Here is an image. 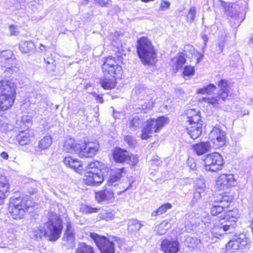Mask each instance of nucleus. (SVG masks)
<instances>
[{
  "label": "nucleus",
  "instance_id": "obj_52",
  "mask_svg": "<svg viewBox=\"0 0 253 253\" xmlns=\"http://www.w3.org/2000/svg\"><path fill=\"white\" fill-rule=\"evenodd\" d=\"M112 1L111 0H107V1H105L104 0H100L97 4H99L100 6H105V7H109V5L111 3Z\"/></svg>",
  "mask_w": 253,
  "mask_h": 253
},
{
  "label": "nucleus",
  "instance_id": "obj_20",
  "mask_svg": "<svg viewBox=\"0 0 253 253\" xmlns=\"http://www.w3.org/2000/svg\"><path fill=\"white\" fill-rule=\"evenodd\" d=\"M67 220L66 225V230L63 235L62 240L66 242V245L70 248H72L75 246V232L74 226L71 224L70 221Z\"/></svg>",
  "mask_w": 253,
  "mask_h": 253
},
{
  "label": "nucleus",
  "instance_id": "obj_45",
  "mask_svg": "<svg viewBox=\"0 0 253 253\" xmlns=\"http://www.w3.org/2000/svg\"><path fill=\"white\" fill-rule=\"evenodd\" d=\"M100 210V208H93L86 205H82L81 208L83 212L86 214L96 213L99 212Z\"/></svg>",
  "mask_w": 253,
  "mask_h": 253
},
{
  "label": "nucleus",
  "instance_id": "obj_22",
  "mask_svg": "<svg viewBox=\"0 0 253 253\" xmlns=\"http://www.w3.org/2000/svg\"><path fill=\"white\" fill-rule=\"evenodd\" d=\"M63 162L66 166L76 172L81 171L84 168L83 164L80 160L70 156H66Z\"/></svg>",
  "mask_w": 253,
  "mask_h": 253
},
{
  "label": "nucleus",
  "instance_id": "obj_15",
  "mask_svg": "<svg viewBox=\"0 0 253 253\" xmlns=\"http://www.w3.org/2000/svg\"><path fill=\"white\" fill-rule=\"evenodd\" d=\"M99 145L96 141H85L81 143L79 155L80 157L91 158L96 154Z\"/></svg>",
  "mask_w": 253,
  "mask_h": 253
},
{
  "label": "nucleus",
  "instance_id": "obj_18",
  "mask_svg": "<svg viewBox=\"0 0 253 253\" xmlns=\"http://www.w3.org/2000/svg\"><path fill=\"white\" fill-rule=\"evenodd\" d=\"M113 156L114 161L116 163H124L126 162L130 163L133 159V163L135 164L138 160L133 156H129V153L126 150L116 147L114 149Z\"/></svg>",
  "mask_w": 253,
  "mask_h": 253
},
{
  "label": "nucleus",
  "instance_id": "obj_39",
  "mask_svg": "<svg viewBox=\"0 0 253 253\" xmlns=\"http://www.w3.org/2000/svg\"><path fill=\"white\" fill-rule=\"evenodd\" d=\"M171 208L172 205L171 204L169 203H165L161 205L156 211H153L151 215L152 216L162 215Z\"/></svg>",
  "mask_w": 253,
  "mask_h": 253
},
{
  "label": "nucleus",
  "instance_id": "obj_29",
  "mask_svg": "<svg viewBox=\"0 0 253 253\" xmlns=\"http://www.w3.org/2000/svg\"><path fill=\"white\" fill-rule=\"evenodd\" d=\"M202 122L193 124L187 128L188 133L193 139H196L201 134L202 132Z\"/></svg>",
  "mask_w": 253,
  "mask_h": 253
},
{
  "label": "nucleus",
  "instance_id": "obj_60",
  "mask_svg": "<svg viewBox=\"0 0 253 253\" xmlns=\"http://www.w3.org/2000/svg\"><path fill=\"white\" fill-rule=\"evenodd\" d=\"M0 156L5 160H7L8 158V155L6 152H1L0 154Z\"/></svg>",
  "mask_w": 253,
  "mask_h": 253
},
{
  "label": "nucleus",
  "instance_id": "obj_44",
  "mask_svg": "<svg viewBox=\"0 0 253 253\" xmlns=\"http://www.w3.org/2000/svg\"><path fill=\"white\" fill-rule=\"evenodd\" d=\"M186 242L188 243V246L190 248H195L200 247L201 244L200 240L196 237H187Z\"/></svg>",
  "mask_w": 253,
  "mask_h": 253
},
{
  "label": "nucleus",
  "instance_id": "obj_37",
  "mask_svg": "<svg viewBox=\"0 0 253 253\" xmlns=\"http://www.w3.org/2000/svg\"><path fill=\"white\" fill-rule=\"evenodd\" d=\"M76 253H95L93 247L84 242H80L76 250Z\"/></svg>",
  "mask_w": 253,
  "mask_h": 253
},
{
  "label": "nucleus",
  "instance_id": "obj_50",
  "mask_svg": "<svg viewBox=\"0 0 253 253\" xmlns=\"http://www.w3.org/2000/svg\"><path fill=\"white\" fill-rule=\"evenodd\" d=\"M52 59H49V60L44 59L45 62L47 64V70L49 71H54L55 69V65L53 64Z\"/></svg>",
  "mask_w": 253,
  "mask_h": 253
},
{
  "label": "nucleus",
  "instance_id": "obj_31",
  "mask_svg": "<svg viewBox=\"0 0 253 253\" xmlns=\"http://www.w3.org/2000/svg\"><path fill=\"white\" fill-rule=\"evenodd\" d=\"M199 113V112L196 111L195 109H189L186 111L187 121L189 125H192L195 123L203 122Z\"/></svg>",
  "mask_w": 253,
  "mask_h": 253
},
{
  "label": "nucleus",
  "instance_id": "obj_63",
  "mask_svg": "<svg viewBox=\"0 0 253 253\" xmlns=\"http://www.w3.org/2000/svg\"><path fill=\"white\" fill-rule=\"evenodd\" d=\"M219 48L220 50V51H222L223 48V43H220L218 44Z\"/></svg>",
  "mask_w": 253,
  "mask_h": 253
},
{
  "label": "nucleus",
  "instance_id": "obj_25",
  "mask_svg": "<svg viewBox=\"0 0 253 253\" xmlns=\"http://www.w3.org/2000/svg\"><path fill=\"white\" fill-rule=\"evenodd\" d=\"M95 198L98 203L104 201H110L114 198V192L110 188H106L95 192Z\"/></svg>",
  "mask_w": 253,
  "mask_h": 253
},
{
  "label": "nucleus",
  "instance_id": "obj_61",
  "mask_svg": "<svg viewBox=\"0 0 253 253\" xmlns=\"http://www.w3.org/2000/svg\"><path fill=\"white\" fill-rule=\"evenodd\" d=\"M153 163H154V164H155L157 166H158L159 165V164H160V160H159L158 159H155V160H153L152 161Z\"/></svg>",
  "mask_w": 253,
  "mask_h": 253
},
{
  "label": "nucleus",
  "instance_id": "obj_14",
  "mask_svg": "<svg viewBox=\"0 0 253 253\" xmlns=\"http://www.w3.org/2000/svg\"><path fill=\"white\" fill-rule=\"evenodd\" d=\"M249 239L244 234L235 235L226 245L227 252L232 253L238 250H242L248 246Z\"/></svg>",
  "mask_w": 253,
  "mask_h": 253
},
{
  "label": "nucleus",
  "instance_id": "obj_17",
  "mask_svg": "<svg viewBox=\"0 0 253 253\" xmlns=\"http://www.w3.org/2000/svg\"><path fill=\"white\" fill-rule=\"evenodd\" d=\"M12 55L13 53L10 50H3L0 52V54L1 58L8 61L4 69L3 70L5 72L9 74L17 73L19 71V67L17 66L15 58H11Z\"/></svg>",
  "mask_w": 253,
  "mask_h": 253
},
{
  "label": "nucleus",
  "instance_id": "obj_21",
  "mask_svg": "<svg viewBox=\"0 0 253 253\" xmlns=\"http://www.w3.org/2000/svg\"><path fill=\"white\" fill-rule=\"evenodd\" d=\"M236 180L232 174L224 173L221 174L217 179L216 183L221 188H229L236 185Z\"/></svg>",
  "mask_w": 253,
  "mask_h": 253
},
{
  "label": "nucleus",
  "instance_id": "obj_47",
  "mask_svg": "<svg viewBox=\"0 0 253 253\" xmlns=\"http://www.w3.org/2000/svg\"><path fill=\"white\" fill-rule=\"evenodd\" d=\"M195 68L192 66H187L184 68L183 74L185 76H190L194 74Z\"/></svg>",
  "mask_w": 253,
  "mask_h": 253
},
{
  "label": "nucleus",
  "instance_id": "obj_4",
  "mask_svg": "<svg viewBox=\"0 0 253 253\" xmlns=\"http://www.w3.org/2000/svg\"><path fill=\"white\" fill-rule=\"evenodd\" d=\"M235 211H229L222 219L220 222L211 229V233L214 237L221 238L224 234L232 233L237 226L238 215Z\"/></svg>",
  "mask_w": 253,
  "mask_h": 253
},
{
  "label": "nucleus",
  "instance_id": "obj_27",
  "mask_svg": "<svg viewBox=\"0 0 253 253\" xmlns=\"http://www.w3.org/2000/svg\"><path fill=\"white\" fill-rule=\"evenodd\" d=\"M192 148L196 154L200 156L209 152L211 149V145L210 142L207 141L194 144Z\"/></svg>",
  "mask_w": 253,
  "mask_h": 253
},
{
  "label": "nucleus",
  "instance_id": "obj_35",
  "mask_svg": "<svg viewBox=\"0 0 253 253\" xmlns=\"http://www.w3.org/2000/svg\"><path fill=\"white\" fill-rule=\"evenodd\" d=\"M144 122V119L141 116L136 115L129 120V128L132 130H136L142 126Z\"/></svg>",
  "mask_w": 253,
  "mask_h": 253
},
{
  "label": "nucleus",
  "instance_id": "obj_1",
  "mask_svg": "<svg viewBox=\"0 0 253 253\" xmlns=\"http://www.w3.org/2000/svg\"><path fill=\"white\" fill-rule=\"evenodd\" d=\"M136 52L138 57L144 65H152L155 63L157 53L152 42L147 37L137 39Z\"/></svg>",
  "mask_w": 253,
  "mask_h": 253
},
{
  "label": "nucleus",
  "instance_id": "obj_19",
  "mask_svg": "<svg viewBox=\"0 0 253 253\" xmlns=\"http://www.w3.org/2000/svg\"><path fill=\"white\" fill-rule=\"evenodd\" d=\"M209 138L214 144L215 148H219L225 144L226 134L218 127H214L209 134Z\"/></svg>",
  "mask_w": 253,
  "mask_h": 253
},
{
  "label": "nucleus",
  "instance_id": "obj_6",
  "mask_svg": "<svg viewBox=\"0 0 253 253\" xmlns=\"http://www.w3.org/2000/svg\"><path fill=\"white\" fill-rule=\"evenodd\" d=\"M90 237L93 240L100 253H115V242L120 244L122 239L118 237L108 235V237L90 233Z\"/></svg>",
  "mask_w": 253,
  "mask_h": 253
},
{
  "label": "nucleus",
  "instance_id": "obj_9",
  "mask_svg": "<svg viewBox=\"0 0 253 253\" xmlns=\"http://www.w3.org/2000/svg\"><path fill=\"white\" fill-rule=\"evenodd\" d=\"M233 198L232 197L222 193L214 197V200L211 206V213L212 216H222V214L229 207Z\"/></svg>",
  "mask_w": 253,
  "mask_h": 253
},
{
  "label": "nucleus",
  "instance_id": "obj_3",
  "mask_svg": "<svg viewBox=\"0 0 253 253\" xmlns=\"http://www.w3.org/2000/svg\"><path fill=\"white\" fill-rule=\"evenodd\" d=\"M154 91L143 85L136 86L132 90V96L134 99L137 100L138 104L140 107L141 112L146 113L153 107L155 101Z\"/></svg>",
  "mask_w": 253,
  "mask_h": 253
},
{
  "label": "nucleus",
  "instance_id": "obj_13",
  "mask_svg": "<svg viewBox=\"0 0 253 253\" xmlns=\"http://www.w3.org/2000/svg\"><path fill=\"white\" fill-rule=\"evenodd\" d=\"M218 87L220 88L218 91V95L217 98H206L203 99L209 104H212L214 107L224 101L229 94V86L228 82L224 79L220 80L218 83Z\"/></svg>",
  "mask_w": 253,
  "mask_h": 253
},
{
  "label": "nucleus",
  "instance_id": "obj_11",
  "mask_svg": "<svg viewBox=\"0 0 253 253\" xmlns=\"http://www.w3.org/2000/svg\"><path fill=\"white\" fill-rule=\"evenodd\" d=\"M204 162L205 169L208 171L216 172L220 170L224 165L223 159L218 153L207 155Z\"/></svg>",
  "mask_w": 253,
  "mask_h": 253
},
{
  "label": "nucleus",
  "instance_id": "obj_56",
  "mask_svg": "<svg viewBox=\"0 0 253 253\" xmlns=\"http://www.w3.org/2000/svg\"><path fill=\"white\" fill-rule=\"evenodd\" d=\"M202 39L204 41V46L202 47V50L204 52L207 46V43L208 41V38L207 35H203L202 36Z\"/></svg>",
  "mask_w": 253,
  "mask_h": 253
},
{
  "label": "nucleus",
  "instance_id": "obj_43",
  "mask_svg": "<svg viewBox=\"0 0 253 253\" xmlns=\"http://www.w3.org/2000/svg\"><path fill=\"white\" fill-rule=\"evenodd\" d=\"M216 89V86L213 84H210L202 88H199L197 90V93L198 94H211Z\"/></svg>",
  "mask_w": 253,
  "mask_h": 253
},
{
  "label": "nucleus",
  "instance_id": "obj_10",
  "mask_svg": "<svg viewBox=\"0 0 253 253\" xmlns=\"http://www.w3.org/2000/svg\"><path fill=\"white\" fill-rule=\"evenodd\" d=\"M104 76L118 79L122 74V67L118 64L116 58L111 56L105 58L102 66Z\"/></svg>",
  "mask_w": 253,
  "mask_h": 253
},
{
  "label": "nucleus",
  "instance_id": "obj_34",
  "mask_svg": "<svg viewBox=\"0 0 253 253\" xmlns=\"http://www.w3.org/2000/svg\"><path fill=\"white\" fill-rule=\"evenodd\" d=\"M220 2L221 5L224 7L225 13L232 18H236L237 12L235 7L233 6L234 4L227 3L221 0H220Z\"/></svg>",
  "mask_w": 253,
  "mask_h": 253
},
{
  "label": "nucleus",
  "instance_id": "obj_28",
  "mask_svg": "<svg viewBox=\"0 0 253 253\" xmlns=\"http://www.w3.org/2000/svg\"><path fill=\"white\" fill-rule=\"evenodd\" d=\"M125 169H118L115 171H112L110 174V177L107 180V184L109 186H115L117 185V182L122 177L124 172Z\"/></svg>",
  "mask_w": 253,
  "mask_h": 253
},
{
  "label": "nucleus",
  "instance_id": "obj_12",
  "mask_svg": "<svg viewBox=\"0 0 253 253\" xmlns=\"http://www.w3.org/2000/svg\"><path fill=\"white\" fill-rule=\"evenodd\" d=\"M94 165V163H90L85 167V168H88V169H91V170L86 171L84 175V180L87 185H98L104 180V178L101 170L97 169L95 171L96 169H93Z\"/></svg>",
  "mask_w": 253,
  "mask_h": 253
},
{
  "label": "nucleus",
  "instance_id": "obj_41",
  "mask_svg": "<svg viewBox=\"0 0 253 253\" xmlns=\"http://www.w3.org/2000/svg\"><path fill=\"white\" fill-rule=\"evenodd\" d=\"M44 95L37 91L32 92L29 95V101L33 104L40 102L43 98Z\"/></svg>",
  "mask_w": 253,
  "mask_h": 253
},
{
  "label": "nucleus",
  "instance_id": "obj_40",
  "mask_svg": "<svg viewBox=\"0 0 253 253\" xmlns=\"http://www.w3.org/2000/svg\"><path fill=\"white\" fill-rule=\"evenodd\" d=\"M171 227L170 223L167 221H163L158 226L157 234L159 235L165 234Z\"/></svg>",
  "mask_w": 253,
  "mask_h": 253
},
{
  "label": "nucleus",
  "instance_id": "obj_64",
  "mask_svg": "<svg viewBox=\"0 0 253 253\" xmlns=\"http://www.w3.org/2000/svg\"><path fill=\"white\" fill-rule=\"evenodd\" d=\"M114 8H115V9L116 12H118V11H120V7L118 5H115L114 6Z\"/></svg>",
  "mask_w": 253,
  "mask_h": 253
},
{
  "label": "nucleus",
  "instance_id": "obj_36",
  "mask_svg": "<svg viewBox=\"0 0 253 253\" xmlns=\"http://www.w3.org/2000/svg\"><path fill=\"white\" fill-rule=\"evenodd\" d=\"M19 49L23 53H28L35 49V44L31 41H21L19 44Z\"/></svg>",
  "mask_w": 253,
  "mask_h": 253
},
{
  "label": "nucleus",
  "instance_id": "obj_5",
  "mask_svg": "<svg viewBox=\"0 0 253 253\" xmlns=\"http://www.w3.org/2000/svg\"><path fill=\"white\" fill-rule=\"evenodd\" d=\"M15 88V84L9 80L0 82V111L6 110L12 105Z\"/></svg>",
  "mask_w": 253,
  "mask_h": 253
},
{
  "label": "nucleus",
  "instance_id": "obj_30",
  "mask_svg": "<svg viewBox=\"0 0 253 253\" xmlns=\"http://www.w3.org/2000/svg\"><path fill=\"white\" fill-rule=\"evenodd\" d=\"M81 144L77 143L75 140L72 138L67 139L64 145V148L65 151L70 153L79 154Z\"/></svg>",
  "mask_w": 253,
  "mask_h": 253
},
{
  "label": "nucleus",
  "instance_id": "obj_59",
  "mask_svg": "<svg viewBox=\"0 0 253 253\" xmlns=\"http://www.w3.org/2000/svg\"><path fill=\"white\" fill-rule=\"evenodd\" d=\"M199 57L197 59V63H199L202 60L204 57V54L198 52Z\"/></svg>",
  "mask_w": 253,
  "mask_h": 253
},
{
  "label": "nucleus",
  "instance_id": "obj_42",
  "mask_svg": "<svg viewBox=\"0 0 253 253\" xmlns=\"http://www.w3.org/2000/svg\"><path fill=\"white\" fill-rule=\"evenodd\" d=\"M186 62V59L183 53H179L176 59L174 67L176 70L181 68Z\"/></svg>",
  "mask_w": 253,
  "mask_h": 253
},
{
  "label": "nucleus",
  "instance_id": "obj_57",
  "mask_svg": "<svg viewBox=\"0 0 253 253\" xmlns=\"http://www.w3.org/2000/svg\"><path fill=\"white\" fill-rule=\"evenodd\" d=\"M94 96L95 98V99L99 102L101 103H103V102H104V100H103V97L100 96V95L99 94H97L96 93H94Z\"/></svg>",
  "mask_w": 253,
  "mask_h": 253
},
{
  "label": "nucleus",
  "instance_id": "obj_38",
  "mask_svg": "<svg viewBox=\"0 0 253 253\" xmlns=\"http://www.w3.org/2000/svg\"><path fill=\"white\" fill-rule=\"evenodd\" d=\"M9 189L10 184L8 179L4 175H0V192L7 193Z\"/></svg>",
  "mask_w": 253,
  "mask_h": 253
},
{
  "label": "nucleus",
  "instance_id": "obj_26",
  "mask_svg": "<svg viewBox=\"0 0 253 253\" xmlns=\"http://www.w3.org/2000/svg\"><path fill=\"white\" fill-rule=\"evenodd\" d=\"M52 143V138L50 135L43 137L39 141L38 145L35 147V152L37 154H41L42 151L48 149Z\"/></svg>",
  "mask_w": 253,
  "mask_h": 253
},
{
  "label": "nucleus",
  "instance_id": "obj_58",
  "mask_svg": "<svg viewBox=\"0 0 253 253\" xmlns=\"http://www.w3.org/2000/svg\"><path fill=\"white\" fill-rule=\"evenodd\" d=\"M6 197V193H2L0 192V205H1L4 202V200Z\"/></svg>",
  "mask_w": 253,
  "mask_h": 253
},
{
  "label": "nucleus",
  "instance_id": "obj_53",
  "mask_svg": "<svg viewBox=\"0 0 253 253\" xmlns=\"http://www.w3.org/2000/svg\"><path fill=\"white\" fill-rule=\"evenodd\" d=\"M169 2L165 0H162L161 3L160 7L162 10H165L169 7Z\"/></svg>",
  "mask_w": 253,
  "mask_h": 253
},
{
  "label": "nucleus",
  "instance_id": "obj_48",
  "mask_svg": "<svg viewBox=\"0 0 253 253\" xmlns=\"http://www.w3.org/2000/svg\"><path fill=\"white\" fill-rule=\"evenodd\" d=\"M196 16V8L194 7H192L190 8L189 12L187 15V19H190V22H193Z\"/></svg>",
  "mask_w": 253,
  "mask_h": 253
},
{
  "label": "nucleus",
  "instance_id": "obj_8",
  "mask_svg": "<svg viewBox=\"0 0 253 253\" xmlns=\"http://www.w3.org/2000/svg\"><path fill=\"white\" fill-rule=\"evenodd\" d=\"M169 123L167 117L161 116L157 119H151L146 122V125L142 130L141 138L146 140L149 138L153 132H158L166 124Z\"/></svg>",
  "mask_w": 253,
  "mask_h": 253
},
{
  "label": "nucleus",
  "instance_id": "obj_62",
  "mask_svg": "<svg viewBox=\"0 0 253 253\" xmlns=\"http://www.w3.org/2000/svg\"><path fill=\"white\" fill-rule=\"evenodd\" d=\"M37 190L36 189V188L35 187H33L32 188V190H29V192L31 194H33L35 193H36L37 192Z\"/></svg>",
  "mask_w": 253,
  "mask_h": 253
},
{
  "label": "nucleus",
  "instance_id": "obj_16",
  "mask_svg": "<svg viewBox=\"0 0 253 253\" xmlns=\"http://www.w3.org/2000/svg\"><path fill=\"white\" fill-rule=\"evenodd\" d=\"M206 186L203 178H198L195 181L193 186V198L190 203L191 207H194L206 194Z\"/></svg>",
  "mask_w": 253,
  "mask_h": 253
},
{
  "label": "nucleus",
  "instance_id": "obj_7",
  "mask_svg": "<svg viewBox=\"0 0 253 253\" xmlns=\"http://www.w3.org/2000/svg\"><path fill=\"white\" fill-rule=\"evenodd\" d=\"M9 212L13 219H20L23 218L26 211L32 206V201L26 196H15L10 198Z\"/></svg>",
  "mask_w": 253,
  "mask_h": 253
},
{
  "label": "nucleus",
  "instance_id": "obj_32",
  "mask_svg": "<svg viewBox=\"0 0 253 253\" xmlns=\"http://www.w3.org/2000/svg\"><path fill=\"white\" fill-rule=\"evenodd\" d=\"M143 226L142 222L137 219H130L127 223V231L131 233H136Z\"/></svg>",
  "mask_w": 253,
  "mask_h": 253
},
{
  "label": "nucleus",
  "instance_id": "obj_23",
  "mask_svg": "<svg viewBox=\"0 0 253 253\" xmlns=\"http://www.w3.org/2000/svg\"><path fill=\"white\" fill-rule=\"evenodd\" d=\"M162 250L167 253H176L179 250L178 241L164 240L161 243Z\"/></svg>",
  "mask_w": 253,
  "mask_h": 253
},
{
  "label": "nucleus",
  "instance_id": "obj_46",
  "mask_svg": "<svg viewBox=\"0 0 253 253\" xmlns=\"http://www.w3.org/2000/svg\"><path fill=\"white\" fill-rule=\"evenodd\" d=\"M27 5V2L26 0H17L14 4V6L17 9H24Z\"/></svg>",
  "mask_w": 253,
  "mask_h": 253
},
{
  "label": "nucleus",
  "instance_id": "obj_2",
  "mask_svg": "<svg viewBox=\"0 0 253 253\" xmlns=\"http://www.w3.org/2000/svg\"><path fill=\"white\" fill-rule=\"evenodd\" d=\"M62 229V222L58 219L55 223L49 220L44 224L43 227L40 226L35 228L33 233L37 240L45 237L47 240L54 242L60 238Z\"/></svg>",
  "mask_w": 253,
  "mask_h": 253
},
{
  "label": "nucleus",
  "instance_id": "obj_49",
  "mask_svg": "<svg viewBox=\"0 0 253 253\" xmlns=\"http://www.w3.org/2000/svg\"><path fill=\"white\" fill-rule=\"evenodd\" d=\"M99 217L106 220H111L113 219L114 215L111 212H102L99 214Z\"/></svg>",
  "mask_w": 253,
  "mask_h": 253
},
{
  "label": "nucleus",
  "instance_id": "obj_55",
  "mask_svg": "<svg viewBox=\"0 0 253 253\" xmlns=\"http://www.w3.org/2000/svg\"><path fill=\"white\" fill-rule=\"evenodd\" d=\"M9 31L10 34L11 35H16L18 33L17 31V28L14 25H10L9 26Z\"/></svg>",
  "mask_w": 253,
  "mask_h": 253
},
{
  "label": "nucleus",
  "instance_id": "obj_33",
  "mask_svg": "<svg viewBox=\"0 0 253 253\" xmlns=\"http://www.w3.org/2000/svg\"><path fill=\"white\" fill-rule=\"evenodd\" d=\"M116 79L114 78L104 76L103 78L100 79V83L101 86L104 89L110 90L115 87Z\"/></svg>",
  "mask_w": 253,
  "mask_h": 253
},
{
  "label": "nucleus",
  "instance_id": "obj_54",
  "mask_svg": "<svg viewBox=\"0 0 253 253\" xmlns=\"http://www.w3.org/2000/svg\"><path fill=\"white\" fill-rule=\"evenodd\" d=\"M188 163L190 168L192 170H195L196 169V164L193 159H188Z\"/></svg>",
  "mask_w": 253,
  "mask_h": 253
},
{
  "label": "nucleus",
  "instance_id": "obj_51",
  "mask_svg": "<svg viewBox=\"0 0 253 253\" xmlns=\"http://www.w3.org/2000/svg\"><path fill=\"white\" fill-rule=\"evenodd\" d=\"M125 141L128 144V145L130 147L133 146L134 144V140L132 136L129 135H127L125 137Z\"/></svg>",
  "mask_w": 253,
  "mask_h": 253
},
{
  "label": "nucleus",
  "instance_id": "obj_24",
  "mask_svg": "<svg viewBox=\"0 0 253 253\" xmlns=\"http://www.w3.org/2000/svg\"><path fill=\"white\" fill-rule=\"evenodd\" d=\"M34 138L33 133L30 131H20L16 136L15 140L21 145L28 144Z\"/></svg>",
  "mask_w": 253,
  "mask_h": 253
}]
</instances>
